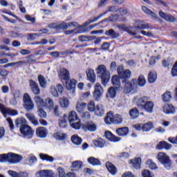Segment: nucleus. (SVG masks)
Segmentation results:
<instances>
[{
	"label": "nucleus",
	"mask_w": 177,
	"mask_h": 177,
	"mask_svg": "<svg viewBox=\"0 0 177 177\" xmlns=\"http://www.w3.org/2000/svg\"><path fill=\"white\" fill-rule=\"evenodd\" d=\"M137 103L138 106L142 107L146 113L151 114L154 111V102L151 101V98L149 96L141 97Z\"/></svg>",
	"instance_id": "nucleus-1"
},
{
	"label": "nucleus",
	"mask_w": 177,
	"mask_h": 177,
	"mask_svg": "<svg viewBox=\"0 0 177 177\" xmlns=\"http://www.w3.org/2000/svg\"><path fill=\"white\" fill-rule=\"evenodd\" d=\"M23 160V156L17 153L10 152L0 155V162H10V164H17Z\"/></svg>",
	"instance_id": "nucleus-2"
},
{
	"label": "nucleus",
	"mask_w": 177,
	"mask_h": 177,
	"mask_svg": "<svg viewBox=\"0 0 177 177\" xmlns=\"http://www.w3.org/2000/svg\"><path fill=\"white\" fill-rule=\"evenodd\" d=\"M96 71L102 80V85H106L110 80V72L106 68V66L103 64L98 66Z\"/></svg>",
	"instance_id": "nucleus-3"
},
{
	"label": "nucleus",
	"mask_w": 177,
	"mask_h": 177,
	"mask_svg": "<svg viewBox=\"0 0 177 177\" xmlns=\"http://www.w3.org/2000/svg\"><path fill=\"white\" fill-rule=\"evenodd\" d=\"M157 159L166 168V169H171L172 168V160L169 156L164 152H159L157 156Z\"/></svg>",
	"instance_id": "nucleus-4"
},
{
	"label": "nucleus",
	"mask_w": 177,
	"mask_h": 177,
	"mask_svg": "<svg viewBox=\"0 0 177 177\" xmlns=\"http://www.w3.org/2000/svg\"><path fill=\"white\" fill-rule=\"evenodd\" d=\"M68 120L71 127L74 128V129H80L81 128V120L77 115L75 111L70 112Z\"/></svg>",
	"instance_id": "nucleus-5"
},
{
	"label": "nucleus",
	"mask_w": 177,
	"mask_h": 177,
	"mask_svg": "<svg viewBox=\"0 0 177 177\" xmlns=\"http://www.w3.org/2000/svg\"><path fill=\"white\" fill-rule=\"evenodd\" d=\"M102 16L103 14L97 17L91 18L82 26L78 25V27L75 28V30H76L75 34H84V32H88V30L86 28V26H89V24L97 21L98 19H100Z\"/></svg>",
	"instance_id": "nucleus-6"
},
{
	"label": "nucleus",
	"mask_w": 177,
	"mask_h": 177,
	"mask_svg": "<svg viewBox=\"0 0 177 177\" xmlns=\"http://www.w3.org/2000/svg\"><path fill=\"white\" fill-rule=\"evenodd\" d=\"M104 122L106 125H110L112 122L117 124H121V122H122V116L118 114L113 116V112L110 111L107 113L106 117L104 119Z\"/></svg>",
	"instance_id": "nucleus-7"
},
{
	"label": "nucleus",
	"mask_w": 177,
	"mask_h": 177,
	"mask_svg": "<svg viewBox=\"0 0 177 177\" xmlns=\"http://www.w3.org/2000/svg\"><path fill=\"white\" fill-rule=\"evenodd\" d=\"M24 100V107L28 111H31V110H34V107H35L34 104V101L31 99V97L28 93H25L23 97Z\"/></svg>",
	"instance_id": "nucleus-8"
},
{
	"label": "nucleus",
	"mask_w": 177,
	"mask_h": 177,
	"mask_svg": "<svg viewBox=\"0 0 177 177\" xmlns=\"http://www.w3.org/2000/svg\"><path fill=\"white\" fill-rule=\"evenodd\" d=\"M118 77L122 81H127L131 78V72L129 69L124 71V66H120L118 67Z\"/></svg>",
	"instance_id": "nucleus-9"
},
{
	"label": "nucleus",
	"mask_w": 177,
	"mask_h": 177,
	"mask_svg": "<svg viewBox=\"0 0 177 177\" xmlns=\"http://www.w3.org/2000/svg\"><path fill=\"white\" fill-rule=\"evenodd\" d=\"M136 79H132L131 82L129 80H122V84L124 85V93H129L131 91L133 90L136 86Z\"/></svg>",
	"instance_id": "nucleus-10"
},
{
	"label": "nucleus",
	"mask_w": 177,
	"mask_h": 177,
	"mask_svg": "<svg viewBox=\"0 0 177 177\" xmlns=\"http://www.w3.org/2000/svg\"><path fill=\"white\" fill-rule=\"evenodd\" d=\"M20 132L23 134L24 138H28L29 139L32 138L34 135V130L31 129V127L28 124H23L20 127Z\"/></svg>",
	"instance_id": "nucleus-11"
},
{
	"label": "nucleus",
	"mask_w": 177,
	"mask_h": 177,
	"mask_svg": "<svg viewBox=\"0 0 177 177\" xmlns=\"http://www.w3.org/2000/svg\"><path fill=\"white\" fill-rule=\"evenodd\" d=\"M63 91H64V88L62 84H57L50 87V92L54 97H59V93H63Z\"/></svg>",
	"instance_id": "nucleus-12"
},
{
	"label": "nucleus",
	"mask_w": 177,
	"mask_h": 177,
	"mask_svg": "<svg viewBox=\"0 0 177 177\" xmlns=\"http://www.w3.org/2000/svg\"><path fill=\"white\" fill-rule=\"evenodd\" d=\"M84 131L86 132L89 131V132H95L97 129V126L93 122H88L83 124L82 127Z\"/></svg>",
	"instance_id": "nucleus-13"
},
{
	"label": "nucleus",
	"mask_w": 177,
	"mask_h": 177,
	"mask_svg": "<svg viewBox=\"0 0 177 177\" xmlns=\"http://www.w3.org/2000/svg\"><path fill=\"white\" fill-rule=\"evenodd\" d=\"M69 26V23L62 22L59 24H51L49 25L50 28H54L55 30H67Z\"/></svg>",
	"instance_id": "nucleus-14"
},
{
	"label": "nucleus",
	"mask_w": 177,
	"mask_h": 177,
	"mask_svg": "<svg viewBox=\"0 0 177 177\" xmlns=\"http://www.w3.org/2000/svg\"><path fill=\"white\" fill-rule=\"evenodd\" d=\"M102 93H103V87H102L100 83H96L94 86V97H95V99H99V97L102 96Z\"/></svg>",
	"instance_id": "nucleus-15"
},
{
	"label": "nucleus",
	"mask_w": 177,
	"mask_h": 177,
	"mask_svg": "<svg viewBox=\"0 0 177 177\" xmlns=\"http://www.w3.org/2000/svg\"><path fill=\"white\" fill-rule=\"evenodd\" d=\"M86 74L87 79L90 82H95L96 81V75L95 74V71L93 69L88 68L86 70Z\"/></svg>",
	"instance_id": "nucleus-16"
},
{
	"label": "nucleus",
	"mask_w": 177,
	"mask_h": 177,
	"mask_svg": "<svg viewBox=\"0 0 177 177\" xmlns=\"http://www.w3.org/2000/svg\"><path fill=\"white\" fill-rule=\"evenodd\" d=\"M59 77L61 80L67 81L70 80V72H68L67 69L62 68L59 71Z\"/></svg>",
	"instance_id": "nucleus-17"
},
{
	"label": "nucleus",
	"mask_w": 177,
	"mask_h": 177,
	"mask_svg": "<svg viewBox=\"0 0 177 177\" xmlns=\"http://www.w3.org/2000/svg\"><path fill=\"white\" fill-rule=\"evenodd\" d=\"M83 162L81 160H76L72 162V165L71 166V169L72 171L77 172V171H80V169H82Z\"/></svg>",
	"instance_id": "nucleus-18"
},
{
	"label": "nucleus",
	"mask_w": 177,
	"mask_h": 177,
	"mask_svg": "<svg viewBox=\"0 0 177 177\" xmlns=\"http://www.w3.org/2000/svg\"><path fill=\"white\" fill-rule=\"evenodd\" d=\"M29 85L34 95H39L40 93L39 87L38 86V84H37V83L35 81L31 80H29Z\"/></svg>",
	"instance_id": "nucleus-19"
},
{
	"label": "nucleus",
	"mask_w": 177,
	"mask_h": 177,
	"mask_svg": "<svg viewBox=\"0 0 177 177\" xmlns=\"http://www.w3.org/2000/svg\"><path fill=\"white\" fill-rule=\"evenodd\" d=\"M94 113L95 115H97V117H103L104 115V106L102 104L96 105Z\"/></svg>",
	"instance_id": "nucleus-20"
},
{
	"label": "nucleus",
	"mask_w": 177,
	"mask_h": 177,
	"mask_svg": "<svg viewBox=\"0 0 177 177\" xmlns=\"http://www.w3.org/2000/svg\"><path fill=\"white\" fill-rule=\"evenodd\" d=\"M36 135L38 136V138H46L48 135V129L45 127H39L36 130Z\"/></svg>",
	"instance_id": "nucleus-21"
},
{
	"label": "nucleus",
	"mask_w": 177,
	"mask_h": 177,
	"mask_svg": "<svg viewBox=\"0 0 177 177\" xmlns=\"http://www.w3.org/2000/svg\"><path fill=\"white\" fill-rule=\"evenodd\" d=\"M104 135L106 139L110 142H120V140H121V138L114 136L110 131H106Z\"/></svg>",
	"instance_id": "nucleus-22"
},
{
	"label": "nucleus",
	"mask_w": 177,
	"mask_h": 177,
	"mask_svg": "<svg viewBox=\"0 0 177 177\" xmlns=\"http://www.w3.org/2000/svg\"><path fill=\"white\" fill-rule=\"evenodd\" d=\"M159 16L166 20V21H169V23H174L175 21V17L172 15H167L164 13L162 11L159 12Z\"/></svg>",
	"instance_id": "nucleus-23"
},
{
	"label": "nucleus",
	"mask_w": 177,
	"mask_h": 177,
	"mask_svg": "<svg viewBox=\"0 0 177 177\" xmlns=\"http://www.w3.org/2000/svg\"><path fill=\"white\" fill-rule=\"evenodd\" d=\"M156 147L157 149H158V150H162V149L169 150V149L172 147V145L165 141H162L158 144Z\"/></svg>",
	"instance_id": "nucleus-24"
},
{
	"label": "nucleus",
	"mask_w": 177,
	"mask_h": 177,
	"mask_svg": "<svg viewBox=\"0 0 177 177\" xmlns=\"http://www.w3.org/2000/svg\"><path fill=\"white\" fill-rule=\"evenodd\" d=\"M163 112L165 114H174V113H175V107L172 105L165 104L163 106Z\"/></svg>",
	"instance_id": "nucleus-25"
},
{
	"label": "nucleus",
	"mask_w": 177,
	"mask_h": 177,
	"mask_svg": "<svg viewBox=\"0 0 177 177\" xmlns=\"http://www.w3.org/2000/svg\"><path fill=\"white\" fill-rule=\"evenodd\" d=\"M68 122V118L67 115L64 114L59 119V125L61 128H66Z\"/></svg>",
	"instance_id": "nucleus-26"
},
{
	"label": "nucleus",
	"mask_w": 177,
	"mask_h": 177,
	"mask_svg": "<svg viewBox=\"0 0 177 177\" xmlns=\"http://www.w3.org/2000/svg\"><path fill=\"white\" fill-rule=\"evenodd\" d=\"M116 133L118 136H127L129 133V129L128 127H122L116 129Z\"/></svg>",
	"instance_id": "nucleus-27"
},
{
	"label": "nucleus",
	"mask_w": 177,
	"mask_h": 177,
	"mask_svg": "<svg viewBox=\"0 0 177 177\" xmlns=\"http://www.w3.org/2000/svg\"><path fill=\"white\" fill-rule=\"evenodd\" d=\"M85 107H86V103L82 101H78L76 104V110L80 114L84 113V110H85Z\"/></svg>",
	"instance_id": "nucleus-28"
},
{
	"label": "nucleus",
	"mask_w": 177,
	"mask_h": 177,
	"mask_svg": "<svg viewBox=\"0 0 177 177\" xmlns=\"http://www.w3.org/2000/svg\"><path fill=\"white\" fill-rule=\"evenodd\" d=\"M142 10L146 15H148L149 16H151L153 19L155 20H158V17L155 14L153 11H151L150 9H149L146 6H142Z\"/></svg>",
	"instance_id": "nucleus-29"
},
{
	"label": "nucleus",
	"mask_w": 177,
	"mask_h": 177,
	"mask_svg": "<svg viewBox=\"0 0 177 177\" xmlns=\"http://www.w3.org/2000/svg\"><path fill=\"white\" fill-rule=\"evenodd\" d=\"M118 28L121 31H127L131 35H133V36L136 35V32H135V30H133L132 28H128V27H127V26L125 25H120L118 26Z\"/></svg>",
	"instance_id": "nucleus-30"
},
{
	"label": "nucleus",
	"mask_w": 177,
	"mask_h": 177,
	"mask_svg": "<svg viewBox=\"0 0 177 177\" xmlns=\"http://www.w3.org/2000/svg\"><path fill=\"white\" fill-rule=\"evenodd\" d=\"M106 167L109 172H110V174H111V175H115V174H117V168L111 162H107L106 163Z\"/></svg>",
	"instance_id": "nucleus-31"
},
{
	"label": "nucleus",
	"mask_w": 177,
	"mask_h": 177,
	"mask_svg": "<svg viewBox=\"0 0 177 177\" xmlns=\"http://www.w3.org/2000/svg\"><path fill=\"white\" fill-rule=\"evenodd\" d=\"M77 81L74 79H72L70 80V79H68V80H66V89H68V91H70L71 89H74V88H75V84H76Z\"/></svg>",
	"instance_id": "nucleus-32"
},
{
	"label": "nucleus",
	"mask_w": 177,
	"mask_h": 177,
	"mask_svg": "<svg viewBox=\"0 0 177 177\" xmlns=\"http://www.w3.org/2000/svg\"><path fill=\"white\" fill-rule=\"evenodd\" d=\"M157 80V73L156 71H151L148 76V81L149 84H154Z\"/></svg>",
	"instance_id": "nucleus-33"
},
{
	"label": "nucleus",
	"mask_w": 177,
	"mask_h": 177,
	"mask_svg": "<svg viewBox=\"0 0 177 177\" xmlns=\"http://www.w3.org/2000/svg\"><path fill=\"white\" fill-rule=\"evenodd\" d=\"M39 156L41 160H42L43 161H48L49 162H53L55 161V158L48 154L40 153Z\"/></svg>",
	"instance_id": "nucleus-34"
},
{
	"label": "nucleus",
	"mask_w": 177,
	"mask_h": 177,
	"mask_svg": "<svg viewBox=\"0 0 177 177\" xmlns=\"http://www.w3.org/2000/svg\"><path fill=\"white\" fill-rule=\"evenodd\" d=\"M53 137L57 140H66L67 138V134L62 132H57L53 134Z\"/></svg>",
	"instance_id": "nucleus-35"
},
{
	"label": "nucleus",
	"mask_w": 177,
	"mask_h": 177,
	"mask_svg": "<svg viewBox=\"0 0 177 177\" xmlns=\"http://www.w3.org/2000/svg\"><path fill=\"white\" fill-rule=\"evenodd\" d=\"M26 117L33 124V125H38V120L35 118V115L31 113H27Z\"/></svg>",
	"instance_id": "nucleus-36"
},
{
	"label": "nucleus",
	"mask_w": 177,
	"mask_h": 177,
	"mask_svg": "<svg viewBox=\"0 0 177 177\" xmlns=\"http://www.w3.org/2000/svg\"><path fill=\"white\" fill-rule=\"evenodd\" d=\"M151 129H154V124L152 122H148L143 124V132H149Z\"/></svg>",
	"instance_id": "nucleus-37"
},
{
	"label": "nucleus",
	"mask_w": 177,
	"mask_h": 177,
	"mask_svg": "<svg viewBox=\"0 0 177 177\" xmlns=\"http://www.w3.org/2000/svg\"><path fill=\"white\" fill-rule=\"evenodd\" d=\"M117 95V90L114 87H110L108 89V92L106 93V97H111V99H114Z\"/></svg>",
	"instance_id": "nucleus-38"
},
{
	"label": "nucleus",
	"mask_w": 177,
	"mask_h": 177,
	"mask_svg": "<svg viewBox=\"0 0 177 177\" xmlns=\"http://www.w3.org/2000/svg\"><path fill=\"white\" fill-rule=\"evenodd\" d=\"M134 27L136 30H138V28L140 30H145L146 28H149V24H145L143 21H137L135 24Z\"/></svg>",
	"instance_id": "nucleus-39"
},
{
	"label": "nucleus",
	"mask_w": 177,
	"mask_h": 177,
	"mask_svg": "<svg viewBox=\"0 0 177 177\" xmlns=\"http://www.w3.org/2000/svg\"><path fill=\"white\" fill-rule=\"evenodd\" d=\"M59 104L61 107L66 109V107H68V105L70 104V101H68V98L63 97L59 98Z\"/></svg>",
	"instance_id": "nucleus-40"
},
{
	"label": "nucleus",
	"mask_w": 177,
	"mask_h": 177,
	"mask_svg": "<svg viewBox=\"0 0 177 177\" xmlns=\"http://www.w3.org/2000/svg\"><path fill=\"white\" fill-rule=\"evenodd\" d=\"M1 111L3 114H8V115H17L19 112L15 109H3Z\"/></svg>",
	"instance_id": "nucleus-41"
},
{
	"label": "nucleus",
	"mask_w": 177,
	"mask_h": 177,
	"mask_svg": "<svg viewBox=\"0 0 177 177\" xmlns=\"http://www.w3.org/2000/svg\"><path fill=\"white\" fill-rule=\"evenodd\" d=\"M34 100H35L38 109H39L41 107H44V106H45V103L44 102V99H42L41 97L35 96L34 98Z\"/></svg>",
	"instance_id": "nucleus-42"
},
{
	"label": "nucleus",
	"mask_w": 177,
	"mask_h": 177,
	"mask_svg": "<svg viewBox=\"0 0 177 177\" xmlns=\"http://www.w3.org/2000/svg\"><path fill=\"white\" fill-rule=\"evenodd\" d=\"M44 106H46L47 109H49V110H53V107L55 106V104H53V100L50 97L46 98Z\"/></svg>",
	"instance_id": "nucleus-43"
},
{
	"label": "nucleus",
	"mask_w": 177,
	"mask_h": 177,
	"mask_svg": "<svg viewBox=\"0 0 177 177\" xmlns=\"http://www.w3.org/2000/svg\"><path fill=\"white\" fill-rule=\"evenodd\" d=\"M111 81L113 86H115V88H120L121 82L120 81V77L118 76L113 75L112 77Z\"/></svg>",
	"instance_id": "nucleus-44"
},
{
	"label": "nucleus",
	"mask_w": 177,
	"mask_h": 177,
	"mask_svg": "<svg viewBox=\"0 0 177 177\" xmlns=\"http://www.w3.org/2000/svg\"><path fill=\"white\" fill-rule=\"evenodd\" d=\"M129 115L132 120H136L139 117V111L137 108H133L130 111Z\"/></svg>",
	"instance_id": "nucleus-45"
},
{
	"label": "nucleus",
	"mask_w": 177,
	"mask_h": 177,
	"mask_svg": "<svg viewBox=\"0 0 177 177\" xmlns=\"http://www.w3.org/2000/svg\"><path fill=\"white\" fill-rule=\"evenodd\" d=\"M105 34L108 37H111V38H113V39L118 38V37H120V33L115 32V31H114V30L113 29L106 30L105 32Z\"/></svg>",
	"instance_id": "nucleus-46"
},
{
	"label": "nucleus",
	"mask_w": 177,
	"mask_h": 177,
	"mask_svg": "<svg viewBox=\"0 0 177 177\" xmlns=\"http://www.w3.org/2000/svg\"><path fill=\"white\" fill-rule=\"evenodd\" d=\"M131 164H133V167L136 168V169H139L140 168V164H142V159L140 158H136L134 161H131Z\"/></svg>",
	"instance_id": "nucleus-47"
},
{
	"label": "nucleus",
	"mask_w": 177,
	"mask_h": 177,
	"mask_svg": "<svg viewBox=\"0 0 177 177\" xmlns=\"http://www.w3.org/2000/svg\"><path fill=\"white\" fill-rule=\"evenodd\" d=\"M162 99L163 102H170L171 99H172V95L171 91H167L162 95Z\"/></svg>",
	"instance_id": "nucleus-48"
},
{
	"label": "nucleus",
	"mask_w": 177,
	"mask_h": 177,
	"mask_svg": "<svg viewBox=\"0 0 177 177\" xmlns=\"http://www.w3.org/2000/svg\"><path fill=\"white\" fill-rule=\"evenodd\" d=\"M88 164H91V165H100V160L99 159L95 158L94 157H90L88 158Z\"/></svg>",
	"instance_id": "nucleus-49"
},
{
	"label": "nucleus",
	"mask_w": 177,
	"mask_h": 177,
	"mask_svg": "<svg viewBox=\"0 0 177 177\" xmlns=\"http://www.w3.org/2000/svg\"><path fill=\"white\" fill-rule=\"evenodd\" d=\"M38 81L39 83L40 86L41 88H46V79L42 75H39L38 76Z\"/></svg>",
	"instance_id": "nucleus-50"
},
{
	"label": "nucleus",
	"mask_w": 177,
	"mask_h": 177,
	"mask_svg": "<svg viewBox=\"0 0 177 177\" xmlns=\"http://www.w3.org/2000/svg\"><path fill=\"white\" fill-rule=\"evenodd\" d=\"M71 140L73 143L77 145L82 143V139H81V138H80L77 135H73L71 138Z\"/></svg>",
	"instance_id": "nucleus-51"
},
{
	"label": "nucleus",
	"mask_w": 177,
	"mask_h": 177,
	"mask_svg": "<svg viewBox=\"0 0 177 177\" xmlns=\"http://www.w3.org/2000/svg\"><path fill=\"white\" fill-rule=\"evenodd\" d=\"M26 122H27V120L23 118H19L15 120V125L16 127H19L20 125H26Z\"/></svg>",
	"instance_id": "nucleus-52"
},
{
	"label": "nucleus",
	"mask_w": 177,
	"mask_h": 177,
	"mask_svg": "<svg viewBox=\"0 0 177 177\" xmlns=\"http://www.w3.org/2000/svg\"><path fill=\"white\" fill-rule=\"evenodd\" d=\"M87 109H88V111L93 113V111H95V109H96V105L95 104V101H90L87 104Z\"/></svg>",
	"instance_id": "nucleus-53"
},
{
	"label": "nucleus",
	"mask_w": 177,
	"mask_h": 177,
	"mask_svg": "<svg viewBox=\"0 0 177 177\" xmlns=\"http://www.w3.org/2000/svg\"><path fill=\"white\" fill-rule=\"evenodd\" d=\"M94 145L95 147H103L104 146V140L102 138H100L97 140L93 141Z\"/></svg>",
	"instance_id": "nucleus-54"
},
{
	"label": "nucleus",
	"mask_w": 177,
	"mask_h": 177,
	"mask_svg": "<svg viewBox=\"0 0 177 177\" xmlns=\"http://www.w3.org/2000/svg\"><path fill=\"white\" fill-rule=\"evenodd\" d=\"M138 84L139 86H145L146 85V79L145 76L140 75L138 80Z\"/></svg>",
	"instance_id": "nucleus-55"
},
{
	"label": "nucleus",
	"mask_w": 177,
	"mask_h": 177,
	"mask_svg": "<svg viewBox=\"0 0 177 177\" xmlns=\"http://www.w3.org/2000/svg\"><path fill=\"white\" fill-rule=\"evenodd\" d=\"M32 62H35V59H34V55H30L24 59V63L25 64H27V63H32Z\"/></svg>",
	"instance_id": "nucleus-56"
},
{
	"label": "nucleus",
	"mask_w": 177,
	"mask_h": 177,
	"mask_svg": "<svg viewBox=\"0 0 177 177\" xmlns=\"http://www.w3.org/2000/svg\"><path fill=\"white\" fill-rule=\"evenodd\" d=\"M146 164L151 169H157V165H156V163L153 162L151 159H149L147 162Z\"/></svg>",
	"instance_id": "nucleus-57"
},
{
	"label": "nucleus",
	"mask_w": 177,
	"mask_h": 177,
	"mask_svg": "<svg viewBox=\"0 0 177 177\" xmlns=\"http://www.w3.org/2000/svg\"><path fill=\"white\" fill-rule=\"evenodd\" d=\"M38 114L39 116L41 117V118H46V112L44 111V109H42V107L38 108Z\"/></svg>",
	"instance_id": "nucleus-58"
},
{
	"label": "nucleus",
	"mask_w": 177,
	"mask_h": 177,
	"mask_svg": "<svg viewBox=\"0 0 177 177\" xmlns=\"http://www.w3.org/2000/svg\"><path fill=\"white\" fill-rule=\"evenodd\" d=\"M48 170H40L36 173V177H46Z\"/></svg>",
	"instance_id": "nucleus-59"
},
{
	"label": "nucleus",
	"mask_w": 177,
	"mask_h": 177,
	"mask_svg": "<svg viewBox=\"0 0 177 177\" xmlns=\"http://www.w3.org/2000/svg\"><path fill=\"white\" fill-rule=\"evenodd\" d=\"M143 177H154V174H151L149 170H144L142 173Z\"/></svg>",
	"instance_id": "nucleus-60"
},
{
	"label": "nucleus",
	"mask_w": 177,
	"mask_h": 177,
	"mask_svg": "<svg viewBox=\"0 0 177 177\" xmlns=\"http://www.w3.org/2000/svg\"><path fill=\"white\" fill-rule=\"evenodd\" d=\"M79 39L82 42H87L88 41H91V39H92V37H91V36H80V37H79Z\"/></svg>",
	"instance_id": "nucleus-61"
},
{
	"label": "nucleus",
	"mask_w": 177,
	"mask_h": 177,
	"mask_svg": "<svg viewBox=\"0 0 177 177\" xmlns=\"http://www.w3.org/2000/svg\"><path fill=\"white\" fill-rule=\"evenodd\" d=\"M41 33H29L28 36L29 37L31 41H34L37 37H41Z\"/></svg>",
	"instance_id": "nucleus-62"
},
{
	"label": "nucleus",
	"mask_w": 177,
	"mask_h": 177,
	"mask_svg": "<svg viewBox=\"0 0 177 177\" xmlns=\"http://www.w3.org/2000/svg\"><path fill=\"white\" fill-rule=\"evenodd\" d=\"M57 171L59 173V177H66V172L64 171V169L63 167H58Z\"/></svg>",
	"instance_id": "nucleus-63"
},
{
	"label": "nucleus",
	"mask_w": 177,
	"mask_h": 177,
	"mask_svg": "<svg viewBox=\"0 0 177 177\" xmlns=\"http://www.w3.org/2000/svg\"><path fill=\"white\" fill-rule=\"evenodd\" d=\"M8 175H10V176H12V177H19V173H17V171L8 170Z\"/></svg>",
	"instance_id": "nucleus-64"
}]
</instances>
